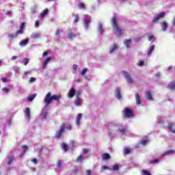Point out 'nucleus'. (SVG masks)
I'll use <instances>...</instances> for the list:
<instances>
[{"label": "nucleus", "mask_w": 175, "mask_h": 175, "mask_svg": "<svg viewBox=\"0 0 175 175\" xmlns=\"http://www.w3.org/2000/svg\"><path fill=\"white\" fill-rule=\"evenodd\" d=\"M62 98V96L61 94H54L51 96V93L49 92L44 97V102L45 103V107L42 109V111L41 113V116L42 117L43 120H46L47 117V106L51 103V100H59Z\"/></svg>", "instance_id": "1"}, {"label": "nucleus", "mask_w": 175, "mask_h": 175, "mask_svg": "<svg viewBox=\"0 0 175 175\" xmlns=\"http://www.w3.org/2000/svg\"><path fill=\"white\" fill-rule=\"evenodd\" d=\"M76 96L74 105L77 107H80V106L83 105V98H81V92L80 91H76V89H75L74 87H72L70 90L68 91V98H73L74 96Z\"/></svg>", "instance_id": "2"}, {"label": "nucleus", "mask_w": 175, "mask_h": 175, "mask_svg": "<svg viewBox=\"0 0 175 175\" xmlns=\"http://www.w3.org/2000/svg\"><path fill=\"white\" fill-rule=\"evenodd\" d=\"M107 125L108 128L113 126L115 129H117L119 133H121V135H125V133L128 132V129H126V127L121 124H118L117 123H116V122L111 121L108 122Z\"/></svg>", "instance_id": "3"}, {"label": "nucleus", "mask_w": 175, "mask_h": 175, "mask_svg": "<svg viewBox=\"0 0 175 175\" xmlns=\"http://www.w3.org/2000/svg\"><path fill=\"white\" fill-rule=\"evenodd\" d=\"M111 23L113 28V31L115 35H116V36H121V35H122V30L117 23V17L113 16L111 18Z\"/></svg>", "instance_id": "4"}, {"label": "nucleus", "mask_w": 175, "mask_h": 175, "mask_svg": "<svg viewBox=\"0 0 175 175\" xmlns=\"http://www.w3.org/2000/svg\"><path fill=\"white\" fill-rule=\"evenodd\" d=\"M91 23V17L90 15H84L83 16V25L85 29H88L90 27V24Z\"/></svg>", "instance_id": "5"}, {"label": "nucleus", "mask_w": 175, "mask_h": 175, "mask_svg": "<svg viewBox=\"0 0 175 175\" xmlns=\"http://www.w3.org/2000/svg\"><path fill=\"white\" fill-rule=\"evenodd\" d=\"M122 76L126 79L127 83L129 84H133L134 81L132 77H131V75H129L127 72L126 71H122L121 72Z\"/></svg>", "instance_id": "6"}, {"label": "nucleus", "mask_w": 175, "mask_h": 175, "mask_svg": "<svg viewBox=\"0 0 175 175\" xmlns=\"http://www.w3.org/2000/svg\"><path fill=\"white\" fill-rule=\"evenodd\" d=\"M123 113L126 118H132V117H133V111H132L129 108H125Z\"/></svg>", "instance_id": "7"}, {"label": "nucleus", "mask_w": 175, "mask_h": 175, "mask_svg": "<svg viewBox=\"0 0 175 175\" xmlns=\"http://www.w3.org/2000/svg\"><path fill=\"white\" fill-rule=\"evenodd\" d=\"M64 131H65V123H63L60 127L59 131H57L55 137L57 139H59L61 136H62V132H64Z\"/></svg>", "instance_id": "8"}, {"label": "nucleus", "mask_w": 175, "mask_h": 175, "mask_svg": "<svg viewBox=\"0 0 175 175\" xmlns=\"http://www.w3.org/2000/svg\"><path fill=\"white\" fill-rule=\"evenodd\" d=\"M165 12H161L156 15L152 20L153 23H157V21H159L161 18H163V17H165Z\"/></svg>", "instance_id": "9"}, {"label": "nucleus", "mask_w": 175, "mask_h": 175, "mask_svg": "<svg viewBox=\"0 0 175 175\" xmlns=\"http://www.w3.org/2000/svg\"><path fill=\"white\" fill-rule=\"evenodd\" d=\"M118 50V45L116 43L113 44L109 48V54H114Z\"/></svg>", "instance_id": "10"}, {"label": "nucleus", "mask_w": 175, "mask_h": 175, "mask_svg": "<svg viewBox=\"0 0 175 175\" xmlns=\"http://www.w3.org/2000/svg\"><path fill=\"white\" fill-rule=\"evenodd\" d=\"M82 119H83V114L78 113L76 118V125L77 126H78V128L80 126V124H81Z\"/></svg>", "instance_id": "11"}, {"label": "nucleus", "mask_w": 175, "mask_h": 175, "mask_svg": "<svg viewBox=\"0 0 175 175\" xmlns=\"http://www.w3.org/2000/svg\"><path fill=\"white\" fill-rule=\"evenodd\" d=\"M173 154H175L174 150H167L160 155V158H163L167 155H173Z\"/></svg>", "instance_id": "12"}, {"label": "nucleus", "mask_w": 175, "mask_h": 175, "mask_svg": "<svg viewBox=\"0 0 175 175\" xmlns=\"http://www.w3.org/2000/svg\"><path fill=\"white\" fill-rule=\"evenodd\" d=\"M115 96L117 99H121V89L120 88H117L115 90Z\"/></svg>", "instance_id": "13"}, {"label": "nucleus", "mask_w": 175, "mask_h": 175, "mask_svg": "<svg viewBox=\"0 0 175 175\" xmlns=\"http://www.w3.org/2000/svg\"><path fill=\"white\" fill-rule=\"evenodd\" d=\"M155 50V46L152 45L150 46L147 51V55L148 57H151V54H152V52Z\"/></svg>", "instance_id": "14"}, {"label": "nucleus", "mask_w": 175, "mask_h": 175, "mask_svg": "<svg viewBox=\"0 0 175 175\" xmlns=\"http://www.w3.org/2000/svg\"><path fill=\"white\" fill-rule=\"evenodd\" d=\"M167 27H169V24L166 21H163L161 23V29L164 32L166 31V29H167Z\"/></svg>", "instance_id": "15"}, {"label": "nucleus", "mask_w": 175, "mask_h": 175, "mask_svg": "<svg viewBox=\"0 0 175 175\" xmlns=\"http://www.w3.org/2000/svg\"><path fill=\"white\" fill-rule=\"evenodd\" d=\"M31 38V39H40V38H42V34L40 33H33Z\"/></svg>", "instance_id": "16"}, {"label": "nucleus", "mask_w": 175, "mask_h": 175, "mask_svg": "<svg viewBox=\"0 0 175 175\" xmlns=\"http://www.w3.org/2000/svg\"><path fill=\"white\" fill-rule=\"evenodd\" d=\"M98 31L99 33H100V35H103V33L105 32V27L100 23L98 24Z\"/></svg>", "instance_id": "17"}, {"label": "nucleus", "mask_w": 175, "mask_h": 175, "mask_svg": "<svg viewBox=\"0 0 175 175\" xmlns=\"http://www.w3.org/2000/svg\"><path fill=\"white\" fill-rule=\"evenodd\" d=\"M49 13V10L46 9L44 10L42 13L39 16V18H40V20H43V18H44V17H46V16H47Z\"/></svg>", "instance_id": "18"}, {"label": "nucleus", "mask_w": 175, "mask_h": 175, "mask_svg": "<svg viewBox=\"0 0 175 175\" xmlns=\"http://www.w3.org/2000/svg\"><path fill=\"white\" fill-rule=\"evenodd\" d=\"M145 96L148 100H154V98H152V94H151V92H146L145 93Z\"/></svg>", "instance_id": "19"}, {"label": "nucleus", "mask_w": 175, "mask_h": 175, "mask_svg": "<svg viewBox=\"0 0 175 175\" xmlns=\"http://www.w3.org/2000/svg\"><path fill=\"white\" fill-rule=\"evenodd\" d=\"M28 43H29V40L28 38H27L25 40H23L22 41H21L19 43V45L21 47H25V46H27Z\"/></svg>", "instance_id": "20"}, {"label": "nucleus", "mask_w": 175, "mask_h": 175, "mask_svg": "<svg viewBox=\"0 0 175 175\" xmlns=\"http://www.w3.org/2000/svg\"><path fill=\"white\" fill-rule=\"evenodd\" d=\"M25 116L27 119L30 120L31 118V111H29V108H26L25 110Z\"/></svg>", "instance_id": "21"}, {"label": "nucleus", "mask_w": 175, "mask_h": 175, "mask_svg": "<svg viewBox=\"0 0 175 175\" xmlns=\"http://www.w3.org/2000/svg\"><path fill=\"white\" fill-rule=\"evenodd\" d=\"M52 59H53V57H48L46 60L44 61V63L42 64L43 69H46V67L47 66V64H49V62L50 61H51Z\"/></svg>", "instance_id": "22"}, {"label": "nucleus", "mask_w": 175, "mask_h": 175, "mask_svg": "<svg viewBox=\"0 0 175 175\" xmlns=\"http://www.w3.org/2000/svg\"><path fill=\"white\" fill-rule=\"evenodd\" d=\"M126 49H130L131 47V44L132 43V40L131 39H129V40H126L124 42Z\"/></svg>", "instance_id": "23"}, {"label": "nucleus", "mask_w": 175, "mask_h": 175, "mask_svg": "<svg viewBox=\"0 0 175 175\" xmlns=\"http://www.w3.org/2000/svg\"><path fill=\"white\" fill-rule=\"evenodd\" d=\"M135 100L137 105L142 104V98H140V96L139 95V94H135Z\"/></svg>", "instance_id": "24"}, {"label": "nucleus", "mask_w": 175, "mask_h": 175, "mask_svg": "<svg viewBox=\"0 0 175 175\" xmlns=\"http://www.w3.org/2000/svg\"><path fill=\"white\" fill-rule=\"evenodd\" d=\"M148 143H150V140H148V139H142L140 141V144H142V146H147Z\"/></svg>", "instance_id": "25"}, {"label": "nucleus", "mask_w": 175, "mask_h": 175, "mask_svg": "<svg viewBox=\"0 0 175 175\" xmlns=\"http://www.w3.org/2000/svg\"><path fill=\"white\" fill-rule=\"evenodd\" d=\"M131 152H132V149H131V148H128V147L124 148V154L125 155H127V154H131Z\"/></svg>", "instance_id": "26"}, {"label": "nucleus", "mask_w": 175, "mask_h": 175, "mask_svg": "<svg viewBox=\"0 0 175 175\" xmlns=\"http://www.w3.org/2000/svg\"><path fill=\"white\" fill-rule=\"evenodd\" d=\"M167 88L169 90H172V91L174 90H175V81L170 83L168 85H167Z\"/></svg>", "instance_id": "27"}, {"label": "nucleus", "mask_w": 175, "mask_h": 175, "mask_svg": "<svg viewBox=\"0 0 175 175\" xmlns=\"http://www.w3.org/2000/svg\"><path fill=\"white\" fill-rule=\"evenodd\" d=\"M35 98H36V94H31L27 97V100H29V102H32Z\"/></svg>", "instance_id": "28"}, {"label": "nucleus", "mask_w": 175, "mask_h": 175, "mask_svg": "<svg viewBox=\"0 0 175 175\" xmlns=\"http://www.w3.org/2000/svg\"><path fill=\"white\" fill-rule=\"evenodd\" d=\"M168 129H169V131H170V132H172V133H174V135H175V129H173V124L170 123L168 124Z\"/></svg>", "instance_id": "29"}, {"label": "nucleus", "mask_w": 175, "mask_h": 175, "mask_svg": "<svg viewBox=\"0 0 175 175\" xmlns=\"http://www.w3.org/2000/svg\"><path fill=\"white\" fill-rule=\"evenodd\" d=\"M27 75H31V70L25 71L23 75V79H28Z\"/></svg>", "instance_id": "30"}, {"label": "nucleus", "mask_w": 175, "mask_h": 175, "mask_svg": "<svg viewBox=\"0 0 175 175\" xmlns=\"http://www.w3.org/2000/svg\"><path fill=\"white\" fill-rule=\"evenodd\" d=\"M103 159L104 161H107V159H110V154L107 153L103 154Z\"/></svg>", "instance_id": "31"}, {"label": "nucleus", "mask_w": 175, "mask_h": 175, "mask_svg": "<svg viewBox=\"0 0 175 175\" xmlns=\"http://www.w3.org/2000/svg\"><path fill=\"white\" fill-rule=\"evenodd\" d=\"M14 159V157L13 156H10L8 160V165H11Z\"/></svg>", "instance_id": "32"}, {"label": "nucleus", "mask_w": 175, "mask_h": 175, "mask_svg": "<svg viewBox=\"0 0 175 175\" xmlns=\"http://www.w3.org/2000/svg\"><path fill=\"white\" fill-rule=\"evenodd\" d=\"M57 167L59 170L62 169V160H58L57 161Z\"/></svg>", "instance_id": "33"}, {"label": "nucleus", "mask_w": 175, "mask_h": 175, "mask_svg": "<svg viewBox=\"0 0 175 175\" xmlns=\"http://www.w3.org/2000/svg\"><path fill=\"white\" fill-rule=\"evenodd\" d=\"M78 6L80 8V9H85V4L83 3H79Z\"/></svg>", "instance_id": "34"}, {"label": "nucleus", "mask_w": 175, "mask_h": 175, "mask_svg": "<svg viewBox=\"0 0 175 175\" xmlns=\"http://www.w3.org/2000/svg\"><path fill=\"white\" fill-rule=\"evenodd\" d=\"M118 169H120V165L118 164H116L113 166V170H114L115 172H117Z\"/></svg>", "instance_id": "35"}, {"label": "nucleus", "mask_w": 175, "mask_h": 175, "mask_svg": "<svg viewBox=\"0 0 175 175\" xmlns=\"http://www.w3.org/2000/svg\"><path fill=\"white\" fill-rule=\"evenodd\" d=\"M62 148L64 151H68V146L65 143L62 144Z\"/></svg>", "instance_id": "36"}, {"label": "nucleus", "mask_w": 175, "mask_h": 175, "mask_svg": "<svg viewBox=\"0 0 175 175\" xmlns=\"http://www.w3.org/2000/svg\"><path fill=\"white\" fill-rule=\"evenodd\" d=\"M84 159V157H83V155H80L77 159V162H83V160Z\"/></svg>", "instance_id": "37"}, {"label": "nucleus", "mask_w": 175, "mask_h": 175, "mask_svg": "<svg viewBox=\"0 0 175 175\" xmlns=\"http://www.w3.org/2000/svg\"><path fill=\"white\" fill-rule=\"evenodd\" d=\"M162 121H163V118H162V116H159L157 118L158 124H161Z\"/></svg>", "instance_id": "38"}, {"label": "nucleus", "mask_w": 175, "mask_h": 175, "mask_svg": "<svg viewBox=\"0 0 175 175\" xmlns=\"http://www.w3.org/2000/svg\"><path fill=\"white\" fill-rule=\"evenodd\" d=\"M23 29H20L18 31H17L15 33V36H17V35H21L23 34Z\"/></svg>", "instance_id": "39"}, {"label": "nucleus", "mask_w": 175, "mask_h": 175, "mask_svg": "<svg viewBox=\"0 0 175 175\" xmlns=\"http://www.w3.org/2000/svg\"><path fill=\"white\" fill-rule=\"evenodd\" d=\"M159 160L158 159H154L150 161V163H159Z\"/></svg>", "instance_id": "40"}, {"label": "nucleus", "mask_w": 175, "mask_h": 175, "mask_svg": "<svg viewBox=\"0 0 175 175\" xmlns=\"http://www.w3.org/2000/svg\"><path fill=\"white\" fill-rule=\"evenodd\" d=\"M87 72H88V68H84L82 72H81V76H84L85 75V73H87Z\"/></svg>", "instance_id": "41"}, {"label": "nucleus", "mask_w": 175, "mask_h": 175, "mask_svg": "<svg viewBox=\"0 0 175 175\" xmlns=\"http://www.w3.org/2000/svg\"><path fill=\"white\" fill-rule=\"evenodd\" d=\"M35 81H36V78L35 77H31L29 79V83H35Z\"/></svg>", "instance_id": "42"}, {"label": "nucleus", "mask_w": 175, "mask_h": 175, "mask_svg": "<svg viewBox=\"0 0 175 175\" xmlns=\"http://www.w3.org/2000/svg\"><path fill=\"white\" fill-rule=\"evenodd\" d=\"M149 42H154L155 40V38L153 36H150L148 38Z\"/></svg>", "instance_id": "43"}, {"label": "nucleus", "mask_w": 175, "mask_h": 175, "mask_svg": "<svg viewBox=\"0 0 175 175\" xmlns=\"http://www.w3.org/2000/svg\"><path fill=\"white\" fill-rule=\"evenodd\" d=\"M61 33H62V30L57 29L55 32V36H59V35H61Z\"/></svg>", "instance_id": "44"}, {"label": "nucleus", "mask_w": 175, "mask_h": 175, "mask_svg": "<svg viewBox=\"0 0 175 175\" xmlns=\"http://www.w3.org/2000/svg\"><path fill=\"white\" fill-rule=\"evenodd\" d=\"M76 37V34L73 33H70V34H68V38L69 39H73V38Z\"/></svg>", "instance_id": "45"}, {"label": "nucleus", "mask_w": 175, "mask_h": 175, "mask_svg": "<svg viewBox=\"0 0 175 175\" xmlns=\"http://www.w3.org/2000/svg\"><path fill=\"white\" fill-rule=\"evenodd\" d=\"M8 38H10V39H13L14 38H17V36H16V33L9 34Z\"/></svg>", "instance_id": "46"}, {"label": "nucleus", "mask_w": 175, "mask_h": 175, "mask_svg": "<svg viewBox=\"0 0 175 175\" xmlns=\"http://www.w3.org/2000/svg\"><path fill=\"white\" fill-rule=\"evenodd\" d=\"M22 148H23V150H24L22 152V154H23V155H24V154L25 153V151H27V150H28V146H23Z\"/></svg>", "instance_id": "47"}, {"label": "nucleus", "mask_w": 175, "mask_h": 175, "mask_svg": "<svg viewBox=\"0 0 175 175\" xmlns=\"http://www.w3.org/2000/svg\"><path fill=\"white\" fill-rule=\"evenodd\" d=\"M23 61H24V65L27 66V65H28V63L29 62V59H28V58H25V59H23Z\"/></svg>", "instance_id": "48"}, {"label": "nucleus", "mask_w": 175, "mask_h": 175, "mask_svg": "<svg viewBox=\"0 0 175 175\" xmlns=\"http://www.w3.org/2000/svg\"><path fill=\"white\" fill-rule=\"evenodd\" d=\"M142 38H143V36H138V37L135 38V42H137L142 40Z\"/></svg>", "instance_id": "49"}, {"label": "nucleus", "mask_w": 175, "mask_h": 175, "mask_svg": "<svg viewBox=\"0 0 175 175\" xmlns=\"http://www.w3.org/2000/svg\"><path fill=\"white\" fill-rule=\"evenodd\" d=\"M4 92H5L6 94H9V88H3V90H2Z\"/></svg>", "instance_id": "50"}, {"label": "nucleus", "mask_w": 175, "mask_h": 175, "mask_svg": "<svg viewBox=\"0 0 175 175\" xmlns=\"http://www.w3.org/2000/svg\"><path fill=\"white\" fill-rule=\"evenodd\" d=\"M143 175H151V174L147 170H144Z\"/></svg>", "instance_id": "51"}, {"label": "nucleus", "mask_w": 175, "mask_h": 175, "mask_svg": "<svg viewBox=\"0 0 175 175\" xmlns=\"http://www.w3.org/2000/svg\"><path fill=\"white\" fill-rule=\"evenodd\" d=\"M144 65V61H140L137 63L138 66H143Z\"/></svg>", "instance_id": "52"}, {"label": "nucleus", "mask_w": 175, "mask_h": 175, "mask_svg": "<svg viewBox=\"0 0 175 175\" xmlns=\"http://www.w3.org/2000/svg\"><path fill=\"white\" fill-rule=\"evenodd\" d=\"M79 15H76L74 23H79Z\"/></svg>", "instance_id": "53"}, {"label": "nucleus", "mask_w": 175, "mask_h": 175, "mask_svg": "<svg viewBox=\"0 0 175 175\" xmlns=\"http://www.w3.org/2000/svg\"><path fill=\"white\" fill-rule=\"evenodd\" d=\"M35 27H36V28L39 27V21H38V20L36 21Z\"/></svg>", "instance_id": "54"}, {"label": "nucleus", "mask_w": 175, "mask_h": 175, "mask_svg": "<svg viewBox=\"0 0 175 175\" xmlns=\"http://www.w3.org/2000/svg\"><path fill=\"white\" fill-rule=\"evenodd\" d=\"M77 68H79V66L77 64H74L72 66V68L74 69V70H77Z\"/></svg>", "instance_id": "55"}, {"label": "nucleus", "mask_w": 175, "mask_h": 175, "mask_svg": "<svg viewBox=\"0 0 175 175\" xmlns=\"http://www.w3.org/2000/svg\"><path fill=\"white\" fill-rule=\"evenodd\" d=\"M102 169H103V170H108L109 167L105 166V165H103V166L102 167Z\"/></svg>", "instance_id": "56"}, {"label": "nucleus", "mask_w": 175, "mask_h": 175, "mask_svg": "<svg viewBox=\"0 0 175 175\" xmlns=\"http://www.w3.org/2000/svg\"><path fill=\"white\" fill-rule=\"evenodd\" d=\"M31 161L33 162V163L35 164L38 163V160L36 159H33Z\"/></svg>", "instance_id": "57"}, {"label": "nucleus", "mask_w": 175, "mask_h": 175, "mask_svg": "<svg viewBox=\"0 0 175 175\" xmlns=\"http://www.w3.org/2000/svg\"><path fill=\"white\" fill-rule=\"evenodd\" d=\"M86 175H91V170H87Z\"/></svg>", "instance_id": "58"}, {"label": "nucleus", "mask_w": 175, "mask_h": 175, "mask_svg": "<svg viewBox=\"0 0 175 175\" xmlns=\"http://www.w3.org/2000/svg\"><path fill=\"white\" fill-rule=\"evenodd\" d=\"M47 55H49V54L47 53V52H44V53L42 54V57H47Z\"/></svg>", "instance_id": "59"}, {"label": "nucleus", "mask_w": 175, "mask_h": 175, "mask_svg": "<svg viewBox=\"0 0 175 175\" xmlns=\"http://www.w3.org/2000/svg\"><path fill=\"white\" fill-rule=\"evenodd\" d=\"M83 154H87L88 152V150L86 148H85L83 150Z\"/></svg>", "instance_id": "60"}, {"label": "nucleus", "mask_w": 175, "mask_h": 175, "mask_svg": "<svg viewBox=\"0 0 175 175\" xmlns=\"http://www.w3.org/2000/svg\"><path fill=\"white\" fill-rule=\"evenodd\" d=\"M7 16H12V12L8 11L6 12Z\"/></svg>", "instance_id": "61"}, {"label": "nucleus", "mask_w": 175, "mask_h": 175, "mask_svg": "<svg viewBox=\"0 0 175 175\" xmlns=\"http://www.w3.org/2000/svg\"><path fill=\"white\" fill-rule=\"evenodd\" d=\"M24 28V23H21L20 25V29H23Z\"/></svg>", "instance_id": "62"}, {"label": "nucleus", "mask_w": 175, "mask_h": 175, "mask_svg": "<svg viewBox=\"0 0 175 175\" xmlns=\"http://www.w3.org/2000/svg\"><path fill=\"white\" fill-rule=\"evenodd\" d=\"M66 129H72V126L70 124H69L68 126H67L66 127Z\"/></svg>", "instance_id": "63"}, {"label": "nucleus", "mask_w": 175, "mask_h": 175, "mask_svg": "<svg viewBox=\"0 0 175 175\" xmlns=\"http://www.w3.org/2000/svg\"><path fill=\"white\" fill-rule=\"evenodd\" d=\"M172 25H175V17L174 18L173 21H172Z\"/></svg>", "instance_id": "64"}]
</instances>
